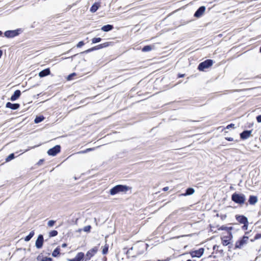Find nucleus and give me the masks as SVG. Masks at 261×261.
<instances>
[{"mask_svg": "<svg viewBox=\"0 0 261 261\" xmlns=\"http://www.w3.org/2000/svg\"><path fill=\"white\" fill-rule=\"evenodd\" d=\"M84 253L83 252H79L76 256L72 259L68 258V261H81L84 259Z\"/></svg>", "mask_w": 261, "mask_h": 261, "instance_id": "12", "label": "nucleus"}, {"mask_svg": "<svg viewBox=\"0 0 261 261\" xmlns=\"http://www.w3.org/2000/svg\"><path fill=\"white\" fill-rule=\"evenodd\" d=\"M152 48H153V46H152V45H145L142 48V51L143 52L149 51H150L152 49Z\"/></svg>", "mask_w": 261, "mask_h": 261, "instance_id": "26", "label": "nucleus"}, {"mask_svg": "<svg viewBox=\"0 0 261 261\" xmlns=\"http://www.w3.org/2000/svg\"><path fill=\"white\" fill-rule=\"evenodd\" d=\"M61 151V146L57 145L47 151V154L50 156H55Z\"/></svg>", "mask_w": 261, "mask_h": 261, "instance_id": "5", "label": "nucleus"}, {"mask_svg": "<svg viewBox=\"0 0 261 261\" xmlns=\"http://www.w3.org/2000/svg\"><path fill=\"white\" fill-rule=\"evenodd\" d=\"M44 162V160L43 159H40L37 163V165H41L43 162Z\"/></svg>", "mask_w": 261, "mask_h": 261, "instance_id": "42", "label": "nucleus"}, {"mask_svg": "<svg viewBox=\"0 0 261 261\" xmlns=\"http://www.w3.org/2000/svg\"><path fill=\"white\" fill-rule=\"evenodd\" d=\"M158 261H168L167 260H160V259H159L158 260Z\"/></svg>", "mask_w": 261, "mask_h": 261, "instance_id": "53", "label": "nucleus"}, {"mask_svg": "<svg viewBox=\"0 0 261 261\" xmlns=\"http://www.w3.org/2000/svg\"><path fill=\"white\" fill-rule=\"evenodd\" d=\"M40 257V255L38 256V257H37V260H39Z\"/></svg>", "mask_w": 261, "mask_h": 261, "instance_id": "52", "label": "nucleus"}, {"mask_svg": "<svg viewBox=\"0 0 261 261\" xmlns=\"http://www.w3.org/2000/svg\"><path fill=\"white\" fill-rule=\"evenodd\" d=\"M129 187L126 185H118L113 187L110 190V194L111 195H114L120 192H126L129 190Z\"/></svg>", "mask_w": 261, "mask_h": 261, "instance_id": "1", "label": "nucleus"}, {"mask_svg": "<svg viewBox=\"0 0 261 261\" xmlns=\"http://www.w3.org/2000/svg\"><path fill=\"white\" fill-rule=\"evenodd\" d=\"M248 240V237L244 236L241 240L236 243L235 247L237 248H241L244 245L246 244Z\"/></svg>", "mask_w": 261, "mask_h": 261, "instance_id": "6", "label": "nucleus"}, {"mask_svg": "<svg viewBox=\"0 0 261 261\" xmlns=\"http://www.w3.org/2000/svg\"><path fill=\"white\" fill-rule=\"evenodd\" d=\"M257 197L256 196H250L249 197L248 202L250 204L253 205L257 202Z\"/></svg>", "mask_w": 261, "mask_h": 261, "instance_id": "21", "label": "nucleus"}, {"mask_svg": "<svg viewBox=\"0 0 261 261\" xmlns=\"http://www.w3.org/2000/svg\"><path fill=\"white\" fill-rule=\"evenodd\" d=\"M231 200L236 203L243 205L245 202L246 197L243 194L236 192L232 195Z\"/></svg>", "mask_w": 261, "mask_h": 261, "instance_id": "2", "label": "nucleus"}, {"mask_svg": "<svg viewBox=\"0 0 261 261\" xmlns=\"http://www.w3.org/2000/svg\"><path fill=\"white\" fill-rule=\"evenodd\" d=\"M41 261H53V258L49 257H43Z\"/></svg>", "mask_w": 261, "mask_h": 261, "instance_id": "37", "label": "nucleus"}, {"mask_svg": "<svg viewBox=\"0 0 261 261\" xmlns=\"http://www.w3.org/2000/svg\"><path fill=\"white\" fill-rule=\"evenodd\" d=\"M71 50H72V49H70L68 51H69H69H71Z\"/></svg>", "mask_w": 261, "mask_h": 261, "instance_id": "56", "label": "nucleus"}, {"mask_svg": "<svg viewBox=\"0 0 261 261\" xmlns=\"http://www.w3.org/2000/svg\"><path fill=\"white\" fill-rule=\"evenodd\" d=\"M256 120L258 122L260 123L261 122V115H258L256 117Z\"/></svg>", "mask_w": 261, "mask_h": 261, "instance_id": "41", "label": "nucleus"}, {"mask_svg": "<svg viewBox=\"0 0 261 261\" xmlns=\"http://www.w3.org/2000/svg\"><path fill=\"white\" fill-rule=\"evenodd\" d=\"M91 229V226L90 225H87L85 226L83 228V230L85 232H90Z\"/></svg>", "mask_w": 261, "mask_h": 261, "instance_id": "34", "label": "nucleus"}, {"mask_svg": "<svg viewBox=\"0 0 261 261\" xmlns=\"http://www.w3.org/2000/svg\"><path fill=\"white\" fill-rule=\"evenodd\" d=\"M76 75V73L73 72L68 75L67 79L68 81L71 80L74 76Z\"/></svg>", "mask_w": 261, "mask_h": 261, "instance_id": "35", "label": "nucleus"}, {"mask_svg": "<svg viewBox=\"0 0 261 261\" xmlns=\"http://www.w3.org/2000/svg\"><path fill=\"white\" fill-rule=\"evenodd\" d=\"M226 139L229 141H233V138H226Z\"/></svg>", "mask_w": 261, "mask_h": 261, "instance_id": "48", "label": "nucleus"}, {"mask_svg": "<svg viewBox=\"0 0 261 261\" xmlns=\"http://www.w3.org/2000/svg\"><path fill=\"white\" fill-rule=\"evenodd\" d=\"M195 192V190L192 188H188L185 193H182L180 194L181 196H187L189 195H191Z\"/></svg>", "mask_w": 261, "mask_h": 261, "instance_id": "18", "label": "nucleus"}, {"mask_svg": "<svg viewBox=\"0 0 261 261\" xmlns=\"http://www.w3.org/2000/svg\"><path fill=\"white\" fill-rule=\"evenodd\" d=\"M56 223V221L51 220L48 221L47 225L49 227H52Z\"/></svg>", "mask_w": 261, "mask_h": 261, "instance_id": "33", "label": "nucleus"}, {"mask_svg": "<svg viewBox=\"0 0 261 261\" xmlns=\"http://www.w3.org/2000/svg\"><path fill=\"white\" fill-rule=\"evenodd\" d=\"M21 91L19 90H16L14 91V93L11 96L10 99L12 101H15L18 99L21 95Z\"/></svg>", "mask_w": 261, "mask_h": 261, "instance_id": "13", "label": "nucleus"}, {"mask_svg": "<svg viewBox=\"0 0 261 261\" xmlns=\"http://www.w3.org/2000/svg\"><path fill=\"white\" fill-rule=\"evenodd\" d=\"M177 77L178 78H179V73H178L177 74Z\"/></svg>", "mask_w": 261, "mask_h": 261, "instance_id": "54", "label": "nucleus"}, {"mask_svg": "<svg viewBox=\"0 0 261 261\" xmlns=\"http://www.w3.org/2000/svg\"><path fill=\"white\" fill-rule=\"evenodd\" d=\"M227 237H228V234H227L226 236H223L221 238V239L222 241V244L224 246H227V245H228L229 244V240L230 239L228 238Z\"/></svg>", "mask_w": 261, "mask_h": 261, "instance_id": "22", "label": "nucleus"}, {"mask_svg": "<svg viewBox=\"0 0 261 261\" xmlns=\"http://www.w3.org/2000/svg\"><path fill=\"white\" fill-rule=\"evenodd\" d=\"M97 250L98 249L96 247L93 248L92 249L89 250L87 252L86 256L89 257V259H90V258L92 257L94 255V254L97 252Z\"/></svg>", "mask_w": 261, "mask_h": 261, "instance_id": "16", "label": "nucleus"}, {"mask_svg": "<svg viewBox=\"0 0 261 261\" xmlns=\"http://www.w3.org/2000/svg\"><path fill=\"white\" fill-rule=\"evenodd\" d=\"M260 51L261 52V46H260Z\"/></svg>", "mask_w": 261, "mask_h": 261, "instance_id": "57", "label": "nucleus"}, {"mask_svg": "<svg viewBox=\"0 0 261 261\" xmlns=\"http://www.w3.org/2000/svg\"><path fill=\"white\" fill-rule=\"evenodd\" d=\"M6 107L13 110H16L20 107V105L18 103H12L10 102H7L6 104Z\"/></svg>", "mask_w": 261, "mask_h": 261, "instance_id": "11", "label": "nucleus"}, {"mask_svg": "<svg viewBox=\"0 0 261 261\" xmlns=\"http://www.w3.org/2000/svg\"><path fill=\"white\" fill-rule=\"evenodd\" d=\"M204 252L203 248H200L198 250L192 251L190 254L192 257H201Z\"/></svg>", "mask_w": 261, "mask_h": 261, "instance_id": "8", "label": "nucleus"}, {"mask_svg": "<svg viewBox=\"0 0 261 261\" xmlns=\"http://www.w3.org/2000/svg\"><path fill=\"white\" fill-rule=\"evenodd\" d=\"M94 50H95L94 47H91V48H89V49H88L87 50H86L84 51L83 52V53H86V54H87V53H90V52H91V51H94Z\"/></svg>", "mask_w": 261, "mask_h": 261, "instance_id": "38", "label": "nucleus"}, {"mask_svg": "<svg viewBox=\"0 0 261 261\" xmlns=\"http://www.w3.org/2000/svg\"><path fill=\"white\" fill-rule=\"evenodd\" d=\"M3 35V32L0 31V36H1Z\"/></svg>", "mask_w": 261, "mask_h": 261, "instance_id": "51", "label": "nucleus"}, {"mask_svg": "<svg viewBox=\"0 0 261 261\" xmlns=\"http://www.w3.org/2000/svg\"><path fill=\"white\" fill-rule=\"evenodd\" d=\"M99 6H100V5H99V3H95L94 4H93L92 5L91 7L90 8V11L92 13H94L98 10Z\"/></svg>", "mask_w": 261, "mask_h": 261, "instance_id": "20", "label": "nucleus"}, {"mask_svg": "<svg viewBox=\"0 0 261 261\" xmlns=\"http://www.w3.org/2000/svg\"><path fill=\"white\" fill-rule=\"evenodd\" d=\"M114 28V27L112 24H106L103 26H102L101 28V30L106 32H109L111 30H112Z\"/></svg>", "mask_w": 261, "mask_h": 261, "instance_id": "19", "label": "nucleus"}, {"mask_svg": "<svg viewBox=\"0 0 261 261\" xmlns=\"http://www.w3.org/2000/svg\"><path fill=\"white\" fill-rule=\"evenodd\" d=\"M260 238H261V234H257L255 236L254 239H255V240H257V239H260Z\"/></svg>", "mask_w": 261, "mask_h": 261, "instance_id": "43", "label": "nucleus"}, {"mask_svg": "<svg viewBox=\"0 0 261 261\" xmlns=\"http://www.w3.org/2000/svg\"><path fill=\"white\" fill-rule=\"evenodd\" d=\"M102 39L100 37H95L93 38L91 41L92 44L97 43L100 42L101 41Z\"/></svg>", "mask_w": 261, "mask_h": 261, "instance_id": "30", "label": "nucleus"}, {"mask_svg": "<svg viewBox=\"0 0 261 261\" xmlns=\"http://www.w3.org/2000/svg\"><path fill=\"white\" fill-rule=\"evenodd\" d=\"M44 119V117L43 115L37 116L34 120V123L36 124L42 122Z\"/></svg>", "mask_w": 261, "mask_h": 261, "instance_id": "24", "label": "nucleus"}, {"mask_svg": "<svg viewBox=\"0 0 261 261\" xmlns=\"http://www.w3.org/2000/svg\"><path fill=\"white\" fill-rule=\"evenodd\" d=\"M205 11V7L204 6L200 7L195 13L194 16L196 17H201Z\"/></svg>", "mask_w": 261, "mask_h": 261, "instance_id": "14", "label": "nucleus"}, {"mask_svg": "<svg viewBox=\"0 0 261 261\" xmlns=\"http://www.w3.org/2000/svg\"><path fill=\"white\" fill-rule=\"evenodd\" d=\"M187 261H192L191 259H188Z\"/></svg>", "mask_w": 261, "mask_h": 261, "instance_id": "55", "label": "nucleus"}, {"mask_svg": "<svg viewBox=\"0 0 261 261\" xmlns=\"http://www.w3.org/2000/svg\"><path fill=\"white\" fill-rule=\"evenodd\" d=\"M50 73V71L49 68H46L45 69L42 70L39 73V76L40 77H45L48 75H49Z\"/></svg>", "mask_w": 261, "mask_h": 261, "instance_id": "15", "label": "nucleus"}, {"mask_svg": "<svg viewBox=\"0 0 261 261\" xmlns=\"http://www.w3.org/2000/svg\"><path fill=\"white\" fill-rule=\"evenodd\" d=\"M94 149V148H89L86 149L85 150L81 151L79 152V153H87V152H89L90 151L93 150Z\"/></svg>", "mask_w": 261, "mask_h": 261, "instance_id": "32", "label": "nucleus"}, {"mask_svg": "<svg viewBox=\"0 0 261 261\" xmlns=\"http://www.w3.org/2000/svg\"><path fill=\"white\" fill-rule=\"evenodd\" d=\"M114 43L113 42H107L101 44L102 48L107 47L109 46L113 45Z\"/></svg>", "mask_w": 261, "mask_h": 261, "instance_id": "27", "label": "nucleus"}, {"mask_svg": "<svg viewBox=\"0 0 261 261\" xmlns=\"http://www.w3.org/2000/svg\"><path fill=\"white\" fill-rule=\"evenodd\" d=\"M58 232L57 230H53L49 232V236L50 237H54L58 235Z\"/></svg>", "mask_w": 261, "mask_h": 261, "instance_id": "31", "label": "nucleus"}, {"mask_svg": "<svg viewBox=\"0 0 261 261\" xmlns=\"http://www.w3.org/2000/svg\"><path fill=\"white\" fill-rule=\"evenodd\" d=\"M15 158V155L14 153H12L10 154L6 159V162H8L12 160Z\"/></svg>", "mask_w": 261, "mask_h": 261, "instance_id": "28", "label": "nucleus"}, {"mask_svg": "<svg viewBox=\"0 0 261 261\" xmlns=\"http://www.w3.org/2000/svg\"><path fill=\"white\" fill-rule=\"evenodd\" d=\"M2 55H3V51L1 49H0V58L2 57Z\"/></svg>", "mask_w": 261, "mask_h": 261, "instance_id": "49", "label": "nucleus"}, {"mask_svg": "<svg viewBox=\"0 0 261 261\" xmlns=\"http://www.w3.org/2000/svg\"><path fill=\"white\" fill-rule=\"evenodd\" d=\"M94 48H95V50H98V49H100L102 48L101 44H99V45H96L95 46H94Z\"/></svg>", "mask_w": 261, "mask_h": 261, "instance_id": "39", "label": "nucleus"}, {"mask_svg": "<svg viewBox=\"0 0 261 261\" xmlns=\"http://www.w3.org/2000/svg\"><path fill=\"white\" fill-rule=\"evenodd\" d=\"M213 61L212 60H206L205 61L199 64L198 69L200 71H203L213 65Z\"/></svg>", "mask_w": 261, "mask_h": 261, "instance_id": "4", "label": "nucleus"}, {"mask_svg": "<svg viewBox=\"0 0 261 261\" xmlns=\"http://www.w3.org/2000/svg\"><path fill=\"white\" fill-rule=\"evenodd\" d=\"M169 190V187H164L163 189V191H167Z\"/></svg>", "mask_w": 261, "mask_h": 261, "instance_id": "45", "label": "nucleus"}, {"mask_svg": "<svg viewBox=\"0 0 261 261\" xmlns=\"http://www.w3.org/2000/svg\"><path fill=\"white\" fill-rule=\"evenodd\" d=\"M108 249H109V245L107 244H106L102 249V253L103 254H107L108 252Z\"/></svg>", "mask_w": 261, "mask_h": 261, "instance_id": "29", "label": "nucleus"}, {"mask_svg": "<svg viewBox=\"0 0 261 261\" xmlns=\"http://www.w3.org/2000/svg\"><path fill=\"white\" fill-rule=\"evenodd\" d=\"M67 244L66 243H63L62 245V247L65 248V247H67Z\"/></svg>", "mask_w": 261, "mask_h": 261, "instance_id": "47", "label": "nucleus"}, {"mask_svg": "<svg viewBox=\"0 0 261 261\" xmlns=\"http://www.w3.org/2000/svg\"><path fill=\"white\" fill-rule=\"evenodd\" d=\"M237 221L241 224H244L243 227H246L247 229L246 224H248V220L246 217L243 216H238L236 217Z\"/></svg>", "mask_w": 261, "mask_h": 261, "instance_id": "9", "label": "nucleus"}, {"mask_svg": "<svg viewBox=\"0 0 261 261\" xmlns=\"http://www.w3.org/2000/svg\"><path fill=\"white\" fill-rule=\"evenodd\" d=\"M44 238L42 234H39L36 241L35 246L37 249H40L43 245Z\"/></svg>", "mask_w": 261, "mask_h": 261, "instance_id": "7", "label": "nucleus"}, {"mask_svg": "<svg viewBox=\"0 0 261 261\" xmlns=\"http://www.w3.org/2000/svg\"><path fill=\"white\" fill-rule=\"evenodd\" d=\"M147 244H143L142 245H141V247L144 249V248H147Z\"/></svg>", "mask_w": 261, "mask_h": 261, "instance_id": "44", "label": "nucleus"}, {"mask_svg": "<svg viewBox=\"0 0 261 261\" xmlns=\"http://www.w3.org/2000/svg\"><path fill=\"white\" fill-rule=\"evenodd\" d=\"M251 134V130H245L242 132L240 136L241 138L243 139H246L248 138L250 136Z\"/></svg>", "mask_w": 261, "mask_h": 261, "instance_id": "17", "label": "nucleus"}, {"mask_svg": "<svg viewBox=\"0 0 261 261\" xmlns=\"http://www.w3.org/2000/svg\"><path fill=\"white\" fill-rule=\"evenodd\" d=\"M133 249V247H131L130 249H129L127 251V254H129L130 253V251Z\"/></svg>", "mask_w": 261, "mask_h": 261, "instance_id": "46", "label": "nucleus"}, {"mask_svg": "<svg viewBox=\"0 0 261 261\" xmlns=\"http://www.w3.org/2000/svg\"><path fill=\"white\" fill-rule=\"evenodd\" d=\"M143 252H144V250H143L141 252H139V253H137V254H142Z\"/></svg>", "mask_w": 261, "mask_h": 261, "instance_id": "50", "label": "nucleus"}, {"mask_svg": "<svg viewBox=\"0 0 261 261\" xmlns=\"http://www.w3.org/2000/svg\"><path fill=\"white\" fill-rule=\"evenodd\" d=\"M85 44V43L83 41H80L77 44H76V47L77 48H80V47H81L82 46H83V45H84Z\"/></svg>", "mask_w": 261, "mask_h": 261, "instance_id": "36", "label": "nucleus"}, {"mask_svg": "<svg viewBox=\"0 0 261 261\" xmlns=\"http://www.w3.org/2000/svg\"><path fill=\"white\" fill-rule=\"evenodd\" d=\"M21 29L14 30H8L4 32V36L8 38H11L18 36L21 32Z\"/></svg>", "mask_w": 261, "mask_h": 261, "instance_id": "3", "label": "nucleus"}, {"mask_svg": "<svg viewBox=\"0 0 261 261\" xmlns=\"http://www.w3.org/2000/svg\"><path fill=\"white\" fill-rule=\"evenodd\" d=\"M35 232L34 230L31 231L29 234L24 238V241L26 242L29 241L34 236Z\"/></svg>", "mask_w": 261, "mask_h": 261, "instance_id": "25", "label": "nucleus"}, {"mask_svg": "<svg viewBox=\"0 0 261 261\" xmlns=\"http://www.w3.org/2000/svg\"><path fill=\"white\" fill-rule=\"evenodd\" d=\"M218 229L219 230H226L227 231V234L228 235V237H227V238H229V239H231V238H232V233L231 232V230L232 229V227H227V226H222Z\"/></svg>", "mask_w": 261, "mask_h": 261, "instance_id": "10", "label": "nucleus"}, {"mask_svg": "<svg viewBox=\"0 0 261 261\" xmlns=\"http://www.w3.org/2000/svg\"><path fill=\"white\" fill-rule=\"evenodd\" d=\"M234 124H229V125H228L226 126V129H229V128H231V127H233V128H234Z\"/></svg>", "mask_w": 261, "mask_h": 261, "instance_id": "40", "label": "nucleus"}, {"mask_svg": "<svg viewBox=\"0 0 261 261\" xmlns=\"http://www.w3.org/2000/svg\"><path fill=\"white\" fill-rule=\"evenodd\" d=\"M60 249L59 247H57L55 250L53 251L52 253V256L54 257H58L60 254Z\"/></svg>", "mask_w": 261, "mask_h": 261, "instance_id": "23", "label": "nucleus"}]
</instances>
